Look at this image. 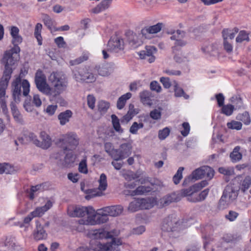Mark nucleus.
I'll return each instance as SVG.
<instances>
[{"instance_id": "obj_60", "label": "nucleus", "mask_w": 251, "mask_h": 251, "mask_svg": "<svg viewBox=\"0 0 251 251\" xmlns=\"http://www.w3.org/2000/svg\"><path fill=\"white\" fill-rule=\"evenodd\" d=\"M88 58V56L86 54H84L75 60L70 61V63L71 65H75L87 60Z\"/></svg>"}, {"instance_id": "obj_64", "label": "nucleus", "mask_w": 251, "mask_h": 251, "mask_svg": "<svg viewBox=\"0 0 251 251\" xmlns=\"http://www.w3.org/2000/svg\"><path fill=\"white\" fill-rule=\"evenodd\" d=\"M182 126L183 128V130L181 131V134L184 137H186L188 135V134L189 133L190 129V125L188 123L184 122L182 124Z\"/></svg>"}, {"instance_id": "obj_16", "label": "nucleus", "mask_w": 251, "mask_h": 251, "mask_svg": "<svg viewBox=\"0 0 251 251\" xmlns=\"http://www.w3.org/2000/svg\"><path fill=\"white\" fill-rule=\"evenodd\" d=\"M19 141L23 144H28L32 143L37 146L39 144V140L37 136L33 132H25L19 138Z\"/></svg>"}, {"instance_id": "obj_38", "label": "nucleus", "mask_w": 251, "mask_h": 251, "mask_svg": "<svg viewBox=\"0 0 251 251\" xmlns=\"http://www.w3.org/2000/svg\"><path fill=\"white\" fill-rule=\"evenodd\" d=\"M141 209H149L153 206V203L150 199H139Z\"/></svg>"}, {"instance_id": "obj_47", "label": "nucleus", "mask_w": 251, "mask_h": 251, "mask_svg": "<svg viewBox=\"0 0 251 251\" xmlns=\"http://www.w3.org/2000/svg\"><path fill=\"white\" fill-rule=\"evenodd\" d=\"M234 109V106L231 104H226L222 106V113L226 116L232 115Z\"/></svg>"}, {"instance_id": "obj_33", "label": "nucleus", "mask_w": 251, "mask_h": 251, "mask_svg": "<svg viewBox=\"0 0 251 251\" xmlns=\"http://www.w3.org/2000/svg\"><path fill=\"white\" fill-rule=\"evenodd\" d=\"M153 50H155V49L153 47H149L146 48V50L140 51L139 55L141 59H147V57L152 55Z\"/></svg>"}, {"instance_id": "obj_45", "label": "nucleus", "mask_w": 251, "mask_h": 251, "mask_svg": "<svg viewBox=\"0 0 251 251\" xmlns=\"http://www.w3.org/2000/svg\"><path fill=\"white\" fill-rule=\"evenodd\" d=\"M186 44V41L182 39L175 41L174 46L172 47L173 53H175L176 51H180V48L185 46Z\"/></svg>"}, {"instance_id": "obj_39", "label": "nucleus", "mask_w": 251, "mask_h": 251, "mask_svg": "<svg viewBox=\"0 0 251 251\" xmlns=\"http://www.w3.org/2000/svg\"><path fill=\"white\" fill-rule=\"evenodd\" d=\"M11 75L3 73L0 79V89H6Z\"/></svg>"}, {"instance_id": "obj_9", "label": "nucleus", "mask_w": 251, "mask_h": 251, "mask_svg": "<svg viewBox=\"0 0 251 251\" xmlns=\"http://www.w3.org/2000/svg\"><path fill=\"white\" fill-rule=\"evenodd\" d=\"M18 59V57L14 55H12L9 52H4L3 57L1 59V63L4 66L3 73L11 75L15 69V64Z\"/></svg>"}, {"instance_id": "obj_52", "label": "nucleus", "mask_w": 251, "mask_h": 251, "mask_svg": "<svg viewBox=\"0 0 251 251\" xmlns=\"http://www.w3.org/2000/svg\"><path fill=\"white\" fill-rule=\"evenodd\" d=\"M251 185V177L247 176L242 182L241 189L245 192L248 190Z\"/></svg>"}, {"instance_id": "obj_12", "label": "nucleus", "mask_w": 251, "mask_h": 251, "mask_svg": "<svg viewBox=\"0 0 251 251\" xmlns=\"http://www.w3.org/2000/svg\"><path fill=\"white\" fill-rule=\"evenodd\" d=\"M92 207H84V206H75L71 207L68 208V213L69 215L72 217H83L85 216H87V218L90 216V209H92Z\"/></svg>"}, {"instance_id": "obj_27", "label": "nucleus", "mask_w": 251, "mask_h": 251, "mask_svg": "<svg viewBox=\"0 0 251 251\" xmlns=\"http://www.w3.org/2000/svg\"><path fill=\"white\" fill-rule=\"evenodd\" d=\"M113 0H102L97 6L94 8L92 11L95 14H98L108 9L111 4Z\"/></svg>"}, {"instance_id": "obj_19", "label": "nucleus", "mask_w": 251, "mask_h": 251, "mask_svg": "<svg viewBox=\"0 0 251 251\" xmlns=\"http://www.w3.org/2000/svg\"><path fill=\"white\" fill-rule=\"evenodd\" d=\"M126 36L129 45L133 48H136L140 45L141 42L136 33H134L132 31L128 30L126 32Z\"/></svg>"}, {"instance_id": "obj_5", "label": "nucleus", "mask_w": 251, "mask_h": 251, "mask_svg": "<svg viewBox=\"0 0 251 251\" xmlns=\"http://www.w3.org/2000/svg\"><path fill=\"white\" fill-rule=\"evenodd\" d=\"M73 74L74 78L79 82L93 83L97 79V75L87 68H75L73 70Z\"/></svg>"}, {"instance_id": "obj_57", "label": "nucleus", "mask_w": 251, "mask_h": 251, "mask_svg": "<svg viewBox=\"0 0 251 251\" xmlns=\"http://www.w3.org/2000/svg\"><path fill=\"white\" fill-rule=\"evenodd\" d=\"M196 188H194V185L187 189H184L181 190V195L185 197L190 196L194 192H196Z\"/></svg>"}, {"instance_id": "obj_30", "label": "nucleus", "mask_w": 251, "mask_h": 251, "mask_svg": "<svg viewBox=\"0 0 251 251\" xmlns=\"http://www.w3.org/2000/svg\"><path fill=\"white\" fill-rule=\"evenodd\" d=\"M174 84V87L175 97H183L185 100L188 99L189 98V96L184 92L182 88L178 86L177 83L176 81H175Z\"/></svg>"}, {"instance_id": "obj_7", "label": "nucleus", "mask_w": 251, "mask_h": 251, "mask_svg": "<svg viewBox=\"0 0 251 251\" xmlns=\"http://www.w3.org/2000/svg\"><path fill=\"white\" fill-rule=\"evenodd\" d=\"M34 82L37 88L40 92L48 95L50 98V87L47 83L46 77L41 69H38L35 75Z\"/></svg>"}, {"instance_id": "obj_40", "label": "nucleus", "mask_w": 251, "mask_h": 251, "mask_svg": "<svg viewBox=\"0 0 251 251\" xmlns=\"http://www.w3.org/2000/svg\"><path fill=\"white\" fill-rule=\"evenodd\" d=\"M42 18L44 25L50 30H52L54 23L53 20L47 14H42Z\"/></svg>"}, {"instance_id": "obj_24", "label": "nucleus", "mask_w": 251, "mask_h": 251, "mask_svg": "<svg viewBox=\"0 0 251 251\" xmlns=\"http://www.w3.org/2000/svg\"><path fill=\"white\" fill-rule=\"evenodd\" d=\"M52 206V202L50 200H49L44 206L36 208L34 211L31 212L32 215H33L34 217H41L44 214L46 211L50 209Z\"/></svg>"}, {"instance_id": "obj_2", "label": "nucleus", "mask_w": 251, "mask_h": 251, "mask_svg": "<svg viewBox=\"0 0 251 251\" xmlns=\"http://www.w3.org/2000/svg\"><path fill=\"white\" fill-rule=\"evenodd\" d=\"M12 97L15 102H19L21 100L22 94L27 96L30 91V84L26 79H22L20 76L17 77L11 84Z\"/></svg>"}, {"instance_id": "obj_3", "label": "nucleus", "mask_w": 251, "mask_h": 251, "mask_svg": "<svg viewBox=\"0 0 251 251\" xmlns=\"http://www.w3.org/2000/svg\"><path fill=\"white\" fill-rule=\"evenodd\" d=\"M90 210L91 212L88 219L79 220L78 222L80 224L95 225L103 224L108 221V216L106 212L103 211V208L98 209L97 212L93 208L90 209Z\"/></svg>"}, {"instance_id": "obj_48", "label": "nucleus", "mask_w": 251, "mask_h": 251, "mask_svg": "<svg viewBox=\"0 0 251 251\" xmlns=\"http://www.w3.org/2000/svg\"><path fill=\"white\" fill-rule=\"evenodd\" d=\"M184 170V168L180 167L177 170L176 174L174 175L173 178V180L175 184H177L179 183L180 180L182 178V172Z\"/></svg>"}, {"instance_id": "obj_35", "label": "nucleus", "mask_w": 251, "mask_h": 251, "mask_svg": "<svg viewBox=\"0 0 251 251\" xmlns=\"http://www.w3.org/2000/svg\"><path fill=\"white\" fill-rule=\"evenodd\" d=\"M151 92L149 91L144 90L141 92L140 93V98L142 102L144 104L151 105Z\"/></svg>"}, {"instance_id": "obj_29", "label": "nucleus", "mask_w": 251, "mask_h": 251, "mask_svg": "<svg viewBox=\"0 0 251 251\" xmlns=\"http://www.w3.org/2000/svg\"><path fill=\"white\" fill-rule=\"evenodd\" d=\"M132 96V94L129 93H126V94L121 96L118 100L117 102V107L118 109H123L126 102V100H129Z\"/></svg>"}, {"instance_id": "obj_10", "label": "nucleus", "mask_w": 251, "mask_h": 251, "mask_svg": "<svg viewBox=\"0 0 251 251\" xmlns=\"http://www.w3.org/2000/svg\"><path fill=\"white\" fill-rule=\"evenodd\" d=\"M59 141L64 151L75 149L79 143L77 135L72 133L66 134L63 139H60Z\"/></svg>"}, {"instance_id": "obj_25", "label": "nucleus", "mask_w": 251, "mask_h": 251, "mask_svg": "<svg viewBox=\"0 0 251 251\" xmlns=\"http://www.w3.org/2000/svg\"><path fill=\"white\" fill-rule=\"evenodd\" d=\"M48 234L41 225L37 224L36 227L33 233V238L38 241L45 240L47 238Z\"/></svg>"}, {"instance_id": "obj_44", "label": "nucleus", "mask_w": 251, "mask_h": 251, "mask_svg": "<svg viewBox=\"0 0 251 251\" xmlns=\"http://www.w3.org/2000/svg\"><path fill=\"white\" fill-rule=\"evenodd\" d=\"M111 119L114 129L117 132H122L123 130L121 127L119 120L117 116L114 114H112L111 115Z\"/></svg>"}, {"instance_id": "obj_50", "label": "nucleus", "mask_w": 251, "mask_h": 251, "mask_svg": "<svg viewBox=\"0 0 251 251\" xmlns=\"http://www.w3.org/2000/svg\"><path fill=\"white\" fill-rule=\"evenodd\" d=\"M172 34L173 35L171 36L170 39L175 41L182 39L185 35V32L180 30H177L176 31H174Z\"/></svg>"}, {"instance_id": "obj_1", "label": "nucleus", "mask_w": 251, "mask_h": 251, "mask_svg": "<svg viewBox=\"0 0 251 251\" xmlns=\"http://www.w3.org/2000/svg\"><path fill=\"white\" fill-rule=\"evenodd\" d=\"M49 80L54 89L50 88V101L64 105L65 100L60 94L64 91L68 86V79L66 75L62 72H53L49 77Z\"/></svg>"}, {"instance_id": "obj_13", "label": "nucleus", "mask_w": 251, "mask_h": 251, "mask_svg": "<svg viewBox=\"0 0 251 251\" xmlns=\"http://www.w3.org/2000/svg\"><path fill=\"white\" fill-rule=\"evenodd\" d=\"M207 171H211L208 166H203L195 170L191 175L185 178L183 182V185H187L189 182L193 180H196L203 178V172Z\"/></svg>"}, {"instance_id": "obj_63", "label": "nucleus", "mask_w": 251, "mask_h": 251, "mask_svg": "<svg viewBox=\"0 0 251 251\" xmlns=\"http://www.w3.org/2000/svg\"><path fill=\"white\" fill-rule=\"evenodd\" d=\"M150 89L152 91L159 93L161 91V87L156 81H153L150 83Z\"/></svg>"}, {"instance_id": "obj_11", "label": "nucleus", "mask_w": 251, "mask_h": 251, "mask_svg": "<svg viewBox=\"0 0 251 251\" xmlns=\"http://www.w3.org/2000/svg\"><path fill=\"white\" fill-rule=\"evenodd\" d=\"M132 146L129 143H125L121 145L120 148L114 151L115 154L113 158L116 161L127 157L131 153Z\"/></svg>"}, {"instance_id": "obj_37", "label": "nucleus", "mask_w": 251, "mask_h": 251, "mask_svg": "<svg viewBox=\"0 0 251 251\" xmlns=\"http://www.w3.org/2000/svg\"><path fill=\"white\" fill-rule=\"evenodd\" d=\"M236 119L242 121L246 125H249L251 121L250 116L247 111H245L242 114H238Z\"/></svg>"}, {"instance_id": "obj_15", "label": "nucleus", "mask_w": 251, "mask_h": 251, "mask_svg": "<svg viewBox=\"0 0 251 251\" xmlns=\"http://www.w3.org/2000/svg\"><path fill=\"white\" fill-rule=\"evenodd\" d=\"M122 245V241L119 239L114 238L110 243L98 244L100 251H120L119 246Z\"/></svg>"}, {"instance_id": "obj_46", "label": "nucleus", "mask_w": 251, "mask_h": 251, "mask_svg": "<svg viewBox=\"0 0 251 251\" xmlns=\"http://www.w3.org/2000/svg\"><path fill=\"white\" fill-rule=\"evenodd\" d=\"M249 34L247 32L244 30H241L240 31L238 35L236 38V41L237 43H241L244 41H249Z\"/></svg>"}, {"instance_id": "obj_53", "label": "nucleus", "mask_w": 251, "mask_h": 251, "mask_svg": "<svg viewBox=\"0 0 251 251\" xmlns=\"http://www.w3.org/2000/svg\"><path fill=\"white\" fill-rule=\"evenodd\" d=\"M179 51H176L174 54V59L175 62L177 63H182L184 62H188V60L186 57L183 56L181 54L179 53Z\"/></svg>"}, {"instance_id": "obj_26", "label": "nucleus", "mask_w": 251, "mask_h": 251, "mask_svg": "<svg viewBox=\"0 0 251 251\" xmlns=\"http://www.w3.org/2000/svg\"><path fill=\"white\" fill-rule=\"evenodd\" d=\"M73 112L70 110H66L61 112L58 115V119L61 126H64L69 122L70 119L73 116Z\"/></svg>"}, {"instance_id": "obj_58", "label": "nucleus", "mask_w": 251, "mask_h": 251, "mask_svg": "<svg viewBox=\"0 0 251 251\" xmlns=\"http://www.w3.org/2000/svg\"><path fill=\"white\" fill-rule=\"evenodd\" d=\"M42 186V184H38L35 186H31L30 191L28 196L30 200H32L34 199V193L39 190Z\"/></svg>"}, {"instance_id": "obj_59", "label": "nucleus", "mask_w": 251, "mask_h": 251, "mask_svg": "<svg viewBox=\"0 0 251 251\" xmlns=\"http://www.w3.org/2000/svg\"><path fill=\"white\" fill-rule=\"evenodd\" d=\"M239 237H238L239 238ZM223 240L226 243L234 242L237 240V237L230 234H227L224 236Z\"/></svg>"}, {"instance_id": "obj_22", "label": "nucleus", "mask_w": 251, "mask_h": 251, "mask_svg": "<svg viewBox=\"0 0 251 251\" xmlns=\"http://www.w3.org/2000/svg\"><path fill=\"white\" fill-rule=\"evenodd\" d=\"M180 196L176 193L167 195L160 199V203L163 206H167L172 202L180 201Z\"/></svg>"}, {"instance_id": "obj_14", "label": "nucleus", "mask_w": 251, "mask_h": 251, "mask_svg": "<svg viewBox=\"0 0 251 251\" xmlns=\"http://www.w3.org/2000/svg\"><path fill=\"white\" fill-rule=\"evenodd\" d=\"M66 151H61L54 154L55 159L59 160L65 166H68L75 161V157L72 151L66 152Z\"/></svg>"}, {"instance_id": "obj_21", "label": "nucleus", "mask_w": 251, "mask_h": 251, "mask_svg": "<svg viewBox=\"0 0 251 251\" xmlns=\"http://www.w3.org/2000/svg\"><path fill=\"white\" fill-rule=\"evenodd\" d=\"M108 46L110 50L118 51L123 49L124 41L122 39L114 37L110 39L108 42Z\"/></svg>"}, {"instance_id": "obj_31", "label": "nucleus", "mask_w": 251, "mask_h": 251, "mask_svg": "<svg viewBox=\"0 0 251 251\" xmlns=\"http://www.w3.org/2000/svg\"><path fill=\"white\" fill-rule=\"evenodd\" d=\"M240 147L236 146L230 154V157L233 162H236L241 159L242 155L239 152Z\"/></svg>"}, {"instance_id": "obj_4", "label": "nucleus", "mask_w": 251, "mask_h": 251, "mask_svg": "<svg viewBox=\"0 0 251 251\" xmlns=\"http://www.w3.org/2000/svg\"><path fill=\"white\" fill-rule=\"evenodd\" d=\"M238 191L231 184L227 185L225 188L219 202L220 209H224L231 204L238 196Z\"/></svg>"}, {"instance_id": "obj_20", "label": "nucleus", "mask_w": 251, "mask_h": 251, "mask_svg": "<svg viewBox=\"0 0 251 251\" xmlns=\"http://www.w3.org/2000/svg\"><path fill=\"white\" fill-rule=\"evenodd\" d=\"M40 137L42 141L39 140V144H37V146L43 149L49 148L52 144L50 136L45 131H43L40 132Z\"/></svg>"}, {"instance_id": "obj_49", "label": "nucleus", "mask_w": 251, "mask_h": 251, "mask_svg": "<svg viewBox=\"0 0 251 251\" xmlns=\"http://www.w3.org/2000/svg\"><path fill=\"white\" fill-rule=\"evenodd\" d=\"M95 69L98 71L99 75H100L105 76L110 75L108 68L104 66H96Z\"/></svg>"}, {"instance_id": "obj_6", "label": "nucleus", "mask_w": 251, "mask_h": 251, "mask_svg": "<svg viewBox=\"0 0 251 251\" xmlns=\"http://www.w3.org/2000/svg\"><path fill=\"white\" fill-rule=\"evenodd\" d=\"M184 220L179 222L177 218L173 215H170L165 218L162 225V230L164 231L171 232L182 229Z\"/></svg>"}, {"instance_id": "obj_18", "label": "nucleus", "mask_w": 251, "mask_h": 251, "mask_svg": "<svg viewBox=\"0 0 251 251\" xmlns=\"http://www.w3.org/2000/svg\"><path fill=\"white\" fill-rule=\"evenodd\" d=\"M203 53L209 56H215L218 52L217 50V45L214 43H205L201 48Z\"/></svg>"}, {"instance_id": "obj_54", "label": "nucleus", "mask_w": 251, "mask_h": 251, "mask_svg": "<svg viewBox=\"0 0 251 251\" xmlns=\"http://www.w3.org/2000/svg\"><path fill=\"white\" fill-rule=\"evenodd\" d=\"M170 133V129L166 127L158 132V138L160 140H163L166 139Z\"/></svg>"}, {"instance_id": "obj_32", "label": "nucleus", "mask_w": 251, "mask_h": 251, "mask_svg": "<svg viewBox=\"0 0 251 251\" xmlns=\"http://www.w3.org/2000/svg\"><path fill=\"white\" fill-rule=\"evenodd\" d=\"M152 190L150 186H138L134 191H133V195H140L146 194Z\"/></svg>"}, {"instance_id": "obj_8", "label": "nucleus", "mask_w": 251, "mask_h": 251, "mask_svg": "<svg viewBox=\"0 0 251 251\" xmlns=\"http://www.w3.org/2000/svg\"><path fill=\"white\" fill-rule=\"evenodd\" d=\"M99 185L98 188V190L96 189H88L86 191L87 194L85 196V199L87 200L91 199L95 197L100 196L102 194V191H105L107 187V177L105 174L102 173L100 175L99 180Z\"/></svg>"}, {"instance_id": "obj_62", "label": "nucleus", "mask_w": 251, "mask_h": 251, "mask_svg": "<svg viewBox=\"0 0 251 251\" xmlns=\"http://www.w3.org/2000/svg\"><path fill=\"white\" fill-rule=\"evenodd\" d=\"M143 173L144 172L140 170H138L135 173L131 172L128 175V178L130 180H135L140 177L143 175Z\"/></svg>"}, {"instance_id": "obj_55", "label": "nucleus", "mask_w": 251, "mask_h": 251, "mask_svg": "<svg viewBox=\"0 0 251 251\" xmlns=\"http://www.w3.org/2000/svg\"><path fill=\"white\" fill-rule=\"evenodd\" d=\"M79 172L85 174H87L88 169L87 166V161L86 158L82 159L79 164L78 166Z\"/></svg>"}, {"instance_id": "obj_34", "label": "nucleus", "mask_w": 251, "mask_h": 251, "mask_svg": "<svg viewBox=\"0 0 251 251\" xmlns=\"http://www.w3.org/2000/svg\"><path fill=\"white\" fill-rule=\"evenodd\" d=\"M93 235L96 239L108 238L109 237V233L103 229H96L93 231Z\"/></svg>"}, {"instance_id": "obj_17", "label": "nucleus", "mask_w": 251, "mask_h": 251, "mask_svg": "<svg viewBox=\"0 0 251 251\" xmlns=\"http://www.w3.org/2000/svg\"><path fill=\"white\" fill-rule=\"evenodd\" d=\"M124 211V207L121 205H114L103 207V211L106 212L108 216L117 217L121 215Z\"/></svg>"}, {"instance_id": "obj_43", "label": "nucleus", "mask_w": 251, "mask_h": 251, "mask_svg": "<svg viewBox=\"0 0 251 251\" xmlns=\"http://www.w3.org/2000/svg\"><path fill=\"white\" fill-rule=\"evenodd\" d=\"M110 104L109 102L101 100L98 103V110L101 115L106 113L107 110L109 108Z\"/></svg>"}, {"instance_id": "obj_28", "label": "nucleus", "mask_w": 251, "mask_h": 251, "mask_svg": "<svg viewBox=\"0 0 251 251\" xmlns=\"http://www.w3.org/2000/svg\"><path fill=\"white\" fill-rule=\"evenodd\" d=\"M239 31V29L237 27H234L233 29H224L222 31V36L224 39L228 40V39L230 40L233 39L235 35Z\"/></svg>"}, {"instance_id": "obj_51", "label": "nucleus", "mask_w": 251, "mask_h": 251, "mask_svg": "<svg viewBox=\"0 0 251 251\" xmlns=\"http://www.w3.org/2000/svg\"><path fill=\"white\" fill-rule=\"evenodd\" d=\"M227 126L228 128L238 130L242 128V124L240 122L232 121L227 123Z\"/></svg>"}, {"instance_id": "obj_61", "label": "nucleus", "mask_w": 251, "mask_h": 251, "mask_svg": "<svg viewBox=\"0 0 251 251\" xmlns=\"http://www.w3.org/2000/svg\"><path fill=\"white\" fill-rule=\"evenodd\" d=\"M105 151L112 156L115 154L112 144L110 142H106L104 144Z\"/></svg>"}, {"instance_id": "obj_41", "label": "nucleus", "mask_w": 251, "mask_h": 251, "mask_svg": "<svg viewBox=\"0 0 251 251\" xmlns=\"http://www.w3.org/2000/svg\"><path fill=\"white\" fill-rule=\"evenodd\" d=\"M42 28V25L40 23H37L35 27L34 35L35 37L37 39L39 45H41L42 43V36L41 32Z\"/></svg>"}, {"instance_id": "obj_56", "label": "nucleus", "mask_w": 251, "mask_h": 251, "mask_svg": "<svg viewBox=\"0 0 251 251\" xmlns=\"http://www.w3.org/2000/svg\"><path fill=\"white\" fill-rule=\"evenodd\" d=\"M20 48L19 45H13V47L8 50H6L5 52H8L11 54L12 55H14L18 58H19V53L20 52Z\"/></svg>"}, {"instance_id": "obj_42", "label": "nucleus", "mask_w": 251, "mask_h": 251, "mask_svg": "<svg viewBox=\"0 0 251 251\" xmlns=\"http://www.w3.org/2000/svg\"><path fill=\"white\" fill-rule=\"evenodd\" d=\"M139 199H135L131 201L128 207V210L131 212H134L141 209Z\"/></svg>"}, {"instance_id": "obj_23", "label": "nucleus", "mask_w": 251, "mask_h": 251, "mask_svg": "<svg viewBox=\"0 0 251 251\" xmlns=\"http://www.w3.org/2000/svg\"><path fill=\"white\" fill-rule=\"evenodd\" d=\"M163 26V24L162 23H158L153 25L146 26L141 30V33L143 36L146 37L148 34H155L160 31Z\"/></svg>"}, {"instance_id": "obj_36", "label": "nucleus", "mask_w": 251, "mask_h": 251, "mask_svg": "<svg viewBox=\"0 0 251 251\" xmlns=\"http://www.w3.org/2000/svg\"><path fill=\"white\" fill-rule=\"evenodd\" d=\"M231 101L235 105L236 109H245L243 101L239 95H236L233 96L231 98Z\"/></svg>"}]
</instances>
